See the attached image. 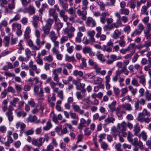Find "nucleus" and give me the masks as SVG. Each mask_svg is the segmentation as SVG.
Instances as JSON below:
<instances>
[{"label":"nucleus","instance_id":"f257e3e1","mask_svg":"<svg viewBox=\"0 0 151 151\" xmlns=\"http://www.w3.org/2000/svg\"><path fill=\"white\" fill-rule=\"evenodd\" d=\"M75 31V28L72 27L70 28L66 27L62 30V34L63 35L60 40V42L61 44L65 43L68 39H70L74 36V32Z\"/></svg>","mask_w":151,"mask_h":151},{"label":"nucleus","instance_id":"f03ea898","mask_svg":"<svg viewBox=\"0 0 151 151\" xmlns=\"http://www.w3.org/2000/svg\"><path fill=\"white\" fill-rule=\"evenodd\" d=\"M150 112L148 111L146 109H143L142 112L139 113L136 119L138 121L141 123L144 122L148 123L150 120H151V117L150 118L148 117L145 118L143 116H147L149 117L150 116Z\"/></svg>","mask_w":151,"mask_h":151},{"label":"nucleus","instance_id":"7ed1b4c3","mask_svg":"<svg viewBox=\"0 0 151 151\" xmlns=\"http://www.w3.org/2000/svg\"><path fill=\"white\" fill-rule=\"evenodd\" d=\"M147 1V0H130L128 2L127 6H129L131 9H134L136 7V4L138 7H140L141 4H145Z\"/></svg>","mask_w":151,"mask_h":151},{"label":"nucleus","instance_id":"20e7f679","mask_svg":"<svg viewBox=\"0 0 151 151\" xmlns=\"http://www.w3.org/2000/svg\"><path fill=\"white\" fill-rule=\"evenodd\" d=\"M12 30L15 31L16 28H17V30L16 31V33L18 36H21L22 34V31L21 30V25L20 24L17 23H14L12 25Z\"/></svg>","mask_w":151,"mask_h":151},{"label":"nucleus","instance_id":"39448f33","mask_svg":"<svg viewBox=\"0 0 151 151\" xmlns=\"http://www.w3.org/2000/svg\"><path fill=\"white\" fill-rule=\"evenodd\" d=\"M138 28L135 29L132 33L131 36L134 37L141 34L144 29L143 25L142 23H139L138 25Z\"/></svg>","mask_w":151,"mask_h":151},{"label":"nucleus","instance_id":"423d86ee","mask_svg":"<svg viewBox=\"0 0 151 151\" xmlns=\"http://www.w3.org/2000/svg\"><path fill=\"white\" fill-rule=\"evenodd\" d=\"M111 59H109L106 61V64L109 65L112 64L114 61L121 60L122 58V57L119 55L117 57L115 54H112L110 56Z\"/></svg>","mask_w":151,"mask_h":151},{"label":"nucleus","instance_id":"0eeeda50","mask_svg":"<svg viewBox=\"0 0 151 151\" xmlns=\"http://www.w3.org/2000/svg\"><path fill=\"white\" fill-rule=\"evenodd\" d=\"M19 99L17 97H13L10 102V105L9 106V109L14 110V107H16V104L19 101Z\"/></svg>","mask_w":151,"mask_h":151},{"label":"nucleus","instance_id":"6e6552de","mask_svg":"<svg viewBox=\"0 0 151 151\" xmlns=\"http://www.w3.org/2000/svg\"><path fill=\"white\" fill-rule=\"evenodd\" d=\"M44 142V139L42 138L39 139H33L32 141V144L35 145L40 147L41 146Z\"/></svg>","mask_w":151,"mask_h":151},{"label":"nucleus","instance_id":"1a4fd4ad","mask_svg":"<svg viewBox=\"0 0 151 151\" xmlns=\"http://www.w3.org/2000/svg\"><path fill=\"white\" fill-rule=\"evenodd\" d=\"M29 67L30 68V69L35 71L36 73L37 74H38L40 72V69H37V65L34 64V62L32 60H31L29 63Z\"/></svg>","mask_w":151,"mask_h":151},{"label":"nucleus","instance_id":"9d476101","mask_svg":"<svg viewBox=\"0 0 151 151\" xmlns=\"http://www.w3.org/2000/svg\"><path fill=\"white\" fill-rule=\"evenodd\" d=\"M132 144L133 145L138 146L141 150L144 149L142 142L140 141H138V138L136 137L133 139L132 142Z\"/></svg>","mask_w":151,"mask_h":151},{"label":"nucleus","instance_id":"9b49d317","mask_svg":"<svg viewBox=\"0 0 151 151\" xmlns=\"http://www.w3.org/2000/svg\"><path fill=\"white\" fill-rule=\"evenodd\" d=\"M119 129L118 128H116V127L114 126L111 129V134L113 137L115 138V139H116V137L118 135H119L120 132L119 131Z\"/></svg>","mask_w":151,"mask_h":151},{"label":"nucleus","instance_id":"f8f14e48","mask_svg":"<svg viewBox=\"0 0 151 151\" xmlns=\"http://www.w3.org/2000/svg\"><path fill=\"white\" fill-rule=\"evenodd\" d=\"M55 21V26L58 32L59 33V30L62 27L63 24L61 23L60 20L58 18L54 20Z\"/></svg>","mask_w":151,"mask_h":151},{"label":"nucleus","instance_id":"ddd939ff","mask_svg":"<svg viewBox=\"0 0 151 151\" xmlns=\"http://www.w3.org/2000/svg\"><path fill=\"white\" fill-rule=\"evenodd\" d=\"M78 15L81 17V19L83 20H85L86 18V16L87 14V11L86 10L81 11L80 9H78L76 12Z\"/></svg>","mask_w":151,"mask_h":151},{"label":"nucleus","instance_id":"4468645a","mask_svg":"<svg viewBox=\"0 0 151 151\" xmlns=\"http://www.w3.org/2000/svg\"><path fill=\"white\" fill-rule=\"evenodd\" d=\"M87 35L89 37V40L92 42H95V39L94 36L95 34V32L94 30H88L86 32Z\"/></svg>","mask_w":151,"mask_h":151},{"label":"nucleus","instance_id":"2eb2a0df","mask_svg":"<svg viewBox=\"0 0 151 151\" xmlns=\"http://www.w3.org/2000/svg\"><path fill=\"white\" fill-rule=\"evenodd\" d=\"M86 24L88 26H91L92 27H95L96 24L95 21L91 17H88L86 22Z\"/></svg>","mask_w":151,"mask_h":151},{"label":"nucleus","instance_id":"dca6fc26","mask_svg":"<svg viewBox=\"0 0 151 151\" xmlns=\"http://www.w3.org/2000/svg\"><path fill=\"white\" fill-rule=\"evenodd\" d=\"M15 9L13 5L8 4L7 6L4 7V12L5 13L8 14H11L13 12V10Z\"/></svg>","mask_w":151,"mask_h":151},{"label":"nucleus","instance_id":"f3484780","mask_svg":"<svg viewBox=\"0 0 151 151\" xmlns=\"http://www.w3.org/2000/svg\"><path fill=\"white\" fill-rule=\"evenodd\" d=\"M117 127L121 131H125L127 128V124L124 121H123L121 123H118L117 125Z\"/></svg>","mask_w":151,"mask_h":151},{"label":"nucleus","instance_id":"a211bd4d","mask_svg":"<svg viewBox=\"0 0 151 151\" xmlns=\"http://www.w3.org/2000/svg\"><path fill=\"white\" fill-rule=\"evenodd\" d=\"M13 110L9 109V110L6 113V115L10 122L12 121L14 119V116L12 112V111Z\"/></svg>","mask_w":151,"mask_h":151},{"label":"nucleus","instance_id":"6ab92c4d","mask_svg":"<svg viewBox=\"0 0 151 151\" xmlns=\"http://www.w3.org/2000/svg\"><path fill=\"white\" fill-rule=\"evenodd\" d=\"M116 103V101L114 100L111 103L108 104V106L111 112L113 113L115 111L116 109L115 106Z\"/></svg>","mask_w":151,"mask_h":151},{"label":"nucleus","instance_id":"aec40b11","mask_svg":"<svg viewBox=\"0 0 151 151\" xmlns=\"http://www.w3.org/2000/svg\"><path fill=\"white\" fill-rule=\"evenodd\" d=\"M96 56L100 62L103 63L106 61L105 59L104 58L103 55L101 53L100 51H98L96 52Z\"/></svg>","mask_w":151,"mask_h":151},{"label":"nucleus","instance_id":"412c9836","mask_svg":"<svg viewBox=\"0 0 151 151\" xmlns=\"http://www.w3.org/2000/svg\"><path fill=\"white\" fill-rule=\"evenodd\" d=\"M49 15L50 16H52L54 20L57 19L58 18V15L56 13L53 8H51L49 9L48 11Z\"/></svg>","mask_w":151,"mask_h":151},{"label":"nucleus","instance_id":"4be33fe9","mask_svg":"<svg viewBox=\"0 0 151 151\" xmlns=\"http://www.w3.org/2000/svg\"><path fill=\"white\" fill-rule=\"evenodd\" d=\"M88 63L90 66H91L95 70L99 66L98 64L92 59L90 58L88 60Z\"/></svg>","mask_w":151,"mask_h":151},{"label":"nucleus","instance_id":"5701e85b","mask_svg":"<svg viewBox=\"0 0 151 151\" xmlns=\"http://www.w3.org/2000/svg\"><path fill=\"white\" fill-rule=\"evenodd\" d=\"M107 12H103L101 13L100 17V21L101 23L104 24L106 22V17L107 15H109Z\"/></svg>","mask_w":151,"mask_h":151},{"label":"nucleus","instance_id":"b1692460","mask_svg":"<svg viewBox=\"0 0 151 151\" xmlns=\"http://www.w3.org/2000/svg\"><path fill=\"white\" fill-rule=\"evenodd\" d=\"M52 51L56 55L57 59L60 60L62 59L63 56L62 54L60 53V52L58 50V49H56L55 48H52Z\"/></svg>","mask_w":151,"mask_h":151},{"label":"nucleus","instance_id":"393cba45","mask_svg":"<svg viewBox=\"0 0 151 151\" xmlns=\"http://www.w3.org/2000/svg\"><path fill=\"white\" fill-rule=\"evenodd\" d=\"M77 16L76 14H75V16H71L69 18V20L72 23H79L80 24H82L83 22L81 21L79 19H78L76 20H75V18L77 17Z\"/></svg>","mask_w":151,"mask_h":151},{"label":"nucleus","instance_id":"a878e982","mask_svg":"<svg viewBox=\"0 0 151 151\" xmlns=\"http://www.w3.org/2000/svg\"><path fill=\"white\" fill-rule=\"evenodd\" d=\"M115 120V119L113 117H110L108 116L104 120V125L106 126L110 123H114Z\"/></svg>","mask_w":151,"mask_h":151},{"label":"nucleus","instance_id":"bb28decb","mask_svg":"<svg viewBox=\"0 0 151 151\" xmlns=\"http://www.w3.org/2000/svg\"><path fill=\"white\" fill-rule=\"evenodd\" d=\"M65 60L68 62H72L73 63L76 61L74 56H69L67 54L65 55Z\"/></svg>","mask_w":151,"mask_h":151},{"label":"nucleus","instance_id":"cd10ccee","mask_svg":"<svg viewBox=\"0 0 151 151\" xmlns=\"http://www.w3.org/2000/svg\"><path fill=\"white\" fill-rule=\"evenodd\" d=\"M121 35V32L118 29H116L113 33L112 37L114 39H117Z\"/></svg>","mask_w":151,"mask_h":151},{"label":"nucleus","instance_id":"c85d7f7f","mask_svg":"<svg viewBox=\"0 0 151 151\" xmlns=\"http://www.w3.org/2000/svg\"><path fill=\"white\" fill-rule=\"evenodd\" d=\"M113 89L115 98L117 100H118L119 97V95L120 93V90L118 88L114 86L113 87Z\"/></svg>","mask_w":151,"mask_h":151},{"label":"nucleus","instance_id":"c756f323","mask_svg":"<svg viewBox=\"0 0 151 151\" xmlns=\"http://www.w3.org/2000/svg\"><path fill=\"white\" fill-rule=\"evenodd\" d=\"M137 77L139 79V82L142 83L143 86H145L146 83L145 76L144 75H141L140 76H138Z\"/></svg>","mask_w":151,"mask_h":151},{"label":"nucleus","instance_id":"7c9ffc66","mask_svg":"<svg viewBox=\"0 0 151 151\" xmlns=\"http://www.w3.org/2000/svg\"><path fill=\"white\" fill-rule=\"evenodd\" d=\"M7 141L4 142V144L5 146L9 147L10 146V144L13 142V140L11 136H7Z\"/></svg>","mask_w":151,"mask_h":151},{"label":"nucleus","instance_id":"2f4dec72","mask_svg":"<svg viewBox=\"0 0 151 151\" xmlns=\"http://www.w3.org/2000/svg\"><path fill=\"white\" fill-rule=\"evenodd\" d=\"M121 107L123 109H124L126 110L129 111H131L132 109L131 104L129 103H125L122 105Z\"/></svg>","mask_w":151,"mask_h":151},{"label":"nucleus","instance_id":"473e14b6","mask_svg":"<svg viewBox=\"0 0 151 151\" xmlns=\"http://www.w3.org/2000/svg\"><path fill=\"white\" fill-rule=\"evenodd\" d=\"M73 73L74 76H78L80 77H82L83 75V73L82 71L77 70H74Z\"/></svg>","mask_w":151,"mask_h":151},{"label":"nucleus","instance_id":"72a5a7b5","mask_svg":"<svg viewBox=\"0 0 151 151\" xmlns=\"http://www.w3.org/2000/svg\"><path fill=\"white\" fill-rule=\"evenodd\" d=\"M134 134L136 136H137L138 134L140 132V129L139 126V124L138 123L136 124L134 126Z\"/></svg>","mask_w":151,"mask_h":151},{"label":"nucleus","instance_id":"f704fd0d","mask_svg":"<svg viewBox=\"0 0 151 151\" xmlns=\"http://www.w3.org/2000/svg\"><path fill=\"white\" fill-rule=\"evenodd\" d=\"M82 4V9L86 10L88 9V0H83Z\"/></svg>","mask_w":151,"mask_h":151},{"label":"nucleus","instance_id":"c9c22d12","mask_svg":"<svg viewBox=\"0 0 151 151\" xmlns=\"http://www.w3.org/2000/svg\"><path fill=\"white\" fill-rule=\"evenodd\" d=\"M95 72L98 74L100 73L102 76L105 75L106 73V71L105 70H101V68L99 66L95 70Z\"/></svg>","mask_w":151,"mask_h":151},{"label":"nucleus","instance_id":"e433bc0d","mask_svg":"<svg viewBox=\"0 0 151 151\" xmlns=\"http://www.w3.org/2000/svg\"><path fill=\"white\" fill-rule=\"evenodd\" d=\"M76 96L78 100H82L83 101V98L85 97V95L82 94L81 92L77 91L76 93Z\"/></svg>","mask_w":151,"mask_h":151},{"label":"nucleus","instance_id":"4c0bfd02","mask_svg":"<svg viewBox=\"0 0 151 151\" xmlns=\"http://www.w3.org/2000/svg\"><path fill=\"white\" fill-rule=\"evenodd\" d=\"M31 32V29L29 27H27L25 30L24 34V37L26 39H28L29 37V34Z\"/></svg>","mask_w":151,"mask_h":151},{"label":"nucleus","instance_id":"58836bf2","mask_svg":"<svg viewBox=\"0 0 151 151\" xmlns=\"http://www.w3.org/2000/svg\"><path fill=\"white\" fill-rule=\"evenodd\" d=\"M83 36V34L80 32H78L77 34V36L76 37V42L80 43L81 41V37Z\"/></svg>","mask_w":151,"mask_h":151},{"label":"nucleus","instance_id":"ea45409f","mask_svg":"<svg viewBox=\"0 0 151 151\" xmlns=\"http://www.w3.org/2000/svg\"><path fill=\"white\" fill-rule=\"evenodd\" d=\"M28 8V13L30 15L35 14V9L33 6L30 5Z\"/></svg>","mask_w":151,"mask_h":151},{"label":"nucleus","instance_id":"a19ab883","mask_svg":"<svg viewBox=\"0 0 151 151\" xmlns=\"http://www.w3.org/2000/svg\"><path fill=\"white\" fill-rule=\"evenodd\" d=\"M46 24L45 26L51 28L52 25L53 23V20L50 18H49L46 21Z\"/></svg>","mask_w":151,"mask_h":151},{"label":"nucleus","instance_id":"79ce46f5","mask_svg":"<svg viewBox=\"0 0 151 151\" xmlns=\"http://www.w3.org/2000/svg\"><path fill=\"white\" fill-rule=\"evenodd\" d=\"M91 120L90 119H88L87 121L83 118H81L80 119V123L85 125L86 124L88 126L91 123Z\"/></svg>","mask_w":151,"mask_h":151},{"label":"nucleus","instance_id":"37998d69","mask_svg":"<svg viewBox=\"0 0 151 151\" xmlns=\"http://www.w3.org/2000/svg\"><path fill=\"white\" fill-rule=\"evenodd\" d=\"M72 106L74 111L77 112L81 109L80 106L77 104L76 102L72 103Z\"/></svg>","mask_w":151,"mask_h":151},{"label":"nucleus","instance_id":"c03bdc74","mask_svg":"<svg viewBox=\"0 0 151 151\" xmlns=\"http://www.w3.org/2000/svg\"><path fill=\"white\" fill-rule=\"evenodd\" d=\"M51 28L43 26L42 27V29L45 34L48 35L50 33V31Z\"/></svg>","mask_w":151,"mask_h":151},{"label":"nucleus","instance_id":"a18cd8bd","mask_svg":"<svg viewBox=\"0 0 151 151\" xmlns=\"http://www.w3.org/2000/svg\"><path fill=\"white\" fill-rule=\"evenodd\" d=\"M23 132L26 136L29 135H32L34 134V129L33 128H32L31 129L28 130L26 131H24Z\"/></svg>","mask_w":151,"mask_h":151},{"label":"nucleus","instance_id":"49530a36","mask_svg":"<svg viewBox=\"0 0 151 151\" xmlns=\"http://www.w3.org/2000/svg\"><path fill=\"white\" fill-rule=\"evenodd\" d=\"M151 65L148 64V65L145 66L144 67V69L145 71H148L149 76L150 78H151Z\"/></svg>","mask_w":151,"mask_h":151},{"label":"nucleus","instance_id":"de8ad7c7","mask_svg":"<svg viewBox=\"0 0 151 151\" xmlns=\"http://www.w3.org/2000/svg\"><path fill=\"white\" fill-rule=\"evenodd\" d=\"M31 52L28 48H27L25 50V54L27 56V60H29L31 55Z\"/></svg>","mask_w":151,"mask_h":151},{"label":"nucleus","instance_id":"09e8293b","mask_svg":"<svg viewBox=\"0 0 151 151\" xmlns=\"http://www.w3.org/2000/svg\"><path fill=\"white\" fill-rule=\"evenodd\" d=\"M21 18V15L19 14H17L10 21V22H12L14 21H17L19 20Z\"/></svg>","mask_w":151,"mask_h":151},{"label":"nucleus","instance_id":"8fccbe9b","mask_svg":"<svg viewBox=\"0 0 151 151\" xmlns=\"http://www.w3.org/2000/svg\"><path fill=\"white\" fill-rule=\"evenodd\" d=\"M120 13L125 15H128L129 13V10L127 9L122 8L120 9Z\"/></svg>","mask_w":151,"mask_h":151},{"label":"nucleus","instance_id":"3c124183","mask_svg":"<svg viewBox=\"0 0 151 151\" xmlns=\"http://www.w3.org/2000/svg\"><path fill=\"white\" fill-rule=\"evenodd\" d=\"M129 90L131 91V92L134 96L136 94L137 91V89L136 88H134L131 86H128Z\"/></svg>","mask_w":151,"mask_h":151},{"label":"nucleus","instance_id":"603ef678","mask_svg":"<svg viewBox=\"0 0 151 151\" xmlns=\"http://www.w3.org/2000/svg\"><path fill=\"white\" fill-rule=\"evenodd\" d=\"M33 80L35 81V83L34 84V85H39V86H42V81L39 80V79L38 77H35L33 79Z\"/></svg>","mask_w":151,"mask_h":151},{"label":"nucleus","instance_id":"864d4df0","mask_svg":"<svg viewBox=\"0 0 151 151\" xmlns=\"http://www.w3.org/2000/svg\"><path fill=\"white\" fill-rule=\"evenodd\" d=\"M59 4L65 10H66L68 8V4L66 3L65 2L63 1H62L59 2Z\"/></svg>","mask_w":151,"mask_h":151},{"label":"nucleus","instance_id":"5fc2aeb1","mask_svg":"<svg viewBox=\"0 0 151 151\" xmlns=\"http://www.w3.org/2000/svg\"><path fill=\"white\" fill-rule=\"evenodd\" d=\"M9 40L10 38L9 37L7 36L4 37V42L5 47H8L9 46Z\"/></svg>","mask_w":151,"mask_h":151},{"label":"nucleus","instance_id":"6e6d98bb","mask_svg":"<svg viewBox=\"0 0 151 151\" xmlns=\"http://www.w3.org/2000/svg\"><path fill=\"white\" fill-rule=\"evenodd\" d=\"M43 59L45 61L51 63L52 62L53 60V58L52 56L50 55L48 56L45 57Z\"/></svg>","mask_w":151,"mask_h":151},{"label":"nucleus","instance_id":"4d7b16f0","mask_svg":"<svg viewBox=\"0 0 151 151\" xmlns=\"http://www.w3.org/2000/svg\"><path fill=\"white\" fill-rule=\"evenodd\" d=\"M42 19V17L41 15H35L32 17V20L37 22V21H41Z\"/></svg>","mask_w":151,"mask_h":151},{"label":"nucleus","instance_id":"13d9d810","mask_svg":"<svg viewBox=\"0 0 151 151\" xmlns=\"http://www.w3.org/2000/svg\"><path fill=\"white\" fill-rule=\"evenodd\" d=\"M103 79L99 77H97L94 80V83L95 84H101L102 82Z\"/></svg>","mask_w":151,"mask_h":151},{"label":"nucleus","instance_id":"bf43d9fd","mask_svg":"<svg viewBox=\"0 0 151 151\" xmlns=\"http://www.w3.org/2000/svg\"><path fill=\"white\" fill-rule=\"evenodd\" d=\"M68 13L71 16H75V11L72 7H70L67 10Z\"/></svg>","mask_w":151,"mask_h":151},{"label":"nucleus","instance_id":"052dcab7","mask_svg":"<svg viewBox=\"0 0 151 151\" xmlns=\"http://www.w3.org/2000/svg\"><path fill=\"white\" fill-rule=\"evenodd\" d=\"M131 83L133 86L136 87L139 86V84L138 83L137 80L135 78H132L131 81Z\"/></svg>","mask_w":151,"mask_h":151},{"label":"nucleus","instance_id":"680f3d73","mask_svg":"<svg viewBox=\"0 0 151 151\" xmlns=\"http://www.w3.org/2000/svg\"><path fill=\"white\" fill-rule=\"evenodd\" d=\"M62 69L60 67L56 69H53L52 70V74H58V73H61L62 72Z\"/></svg>","mask_w":151,"mask_h":151},{"label":"nucleus","instance_id":"e2e57ef3","mask_svg":"<svg viewBox=\"0 0 151 151\" xmlns=\"http://www.w3.org/2000/svg\"><path fill=\"white\" fill-rule=\"evenodd\" d=\"M52 127V124L50 122L48 121L46 125L43 127V129L47 131L50 129Z\"/></svg>","mask_w":151,"mask_h":151},{"label":"nucleus","instance_id":"0e129e2a","mask_svg":"<svg viewBox=\"0 0 151 151\" xmlns=\"http://www.w3.org/2000/svg\"><path fill=\"white\" fill-rule=\"evenodd\" d=\"M96 30L98 32L96 35V37L97 38H99L101 34V28L100 27H98L96 28Z\"/></svg>","mask_w":151,"mask_h":151},{"label":"nucleus","instance_id":"69168bd1","mask_svg":"<svg viewBox=\"0 0 151 151\" xmlns=\"http://www.w3.org/2000/svg\"><path fill=\"white\" fill-rule=\"evenodd\" d=\"M121 91L120 97H122L125 96V94L128 92V90L127 87H125L121 89Z\"/></svg>","mask_w":151,"mask_h":151},{"label":"nucleus","instance_id":"338daca9","mask_svg":"<svg viewBox=\"0 0 151 151\" xmlns=\"http://www.w3.org/2000/svg\"><path fill=\"white\" fill-rule=\"evenodd\" d=\"M82 63L81 65V67L82 68H86L87 66V64L86 63V59L84 58H81Z\"/></svg>","mask_w":151,"mask_h":151},{"label":"nucleus","instance_id":"774afa93","mask_svg":"<svg viewBox=\"0 0 151 151\" xmlns=\"http://www.w3.org/2000/svg\"><path fill=\"white\" fill-rule=\"evenodd\" d=\"M101 147L104 150L106 151L108 149V145L106 142H103L101 143Z\"/></svg>","mask_w":151,"mask_h":151}]
</instances>
